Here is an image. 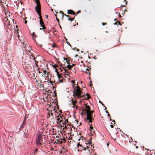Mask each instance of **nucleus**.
<instances>
[{
  "mask_svg": "<svg viewBox=\"0 0 155 155\" xmlns=\"http://www.w3.org/2000/svg\"><path fill=\"white\" fill-rule=\"evenodd\" d=\"M36 3L37 4L36 6L35 7V10L37 11V10H40L41 5L39 2V0H34Z\"/></svg>",
  "mask_w": 155,
  "mask_h": 155,
  "instance_id": "1",
  "label": "nucleus"
},
{
  "mask_svg": "<svg viewBox=\"0 0 155 155\" xmlns=\"http://www.w3.org/2000/svg\"><path fill=\"white\" fill-rule=\"evenodd\" d=\"M67 14H71L74 15L75 14V12L73 10L71 9L68 10Z\"/></svg>",
  "mask_w": 155,
  "mask_h": 155,
  "instance_id": "2",
  "label": "nucleus"
},
{
  "mask_svg": "<svg viewBox=\"0 0 155 155\" xmlns=\"http://www.w3.org/2000/svg\"><path fill=\"white\" fill-rule=\"evenodd\" d=\"M75 91L76 92V94H82V91L80 89L76 90L75 89H74Z\"/></svg>",
  "mask_w": 155,
  "mask_h": 155,
  "instance_id": "3",
  "label": "nucleus"
},
{
  "mask_svg": "<svg viewBox=\"0 0 155 155\" xmlns=\"http://www.w3.org/2000/svg\"><path fill=\"white\" fill-rule=\"evenodd\" d=\"M86 114L87 115L86 118L87 120L90 119L91 120H94V118L92 117L93 116H91V115H88V112L86 113Z\"/></svg>",
  "mask_w": 155,
  "mask_h": 155,
  "instance_id": "4",
  "label": "nucleus"
},
{
  "mask_svg": "<svg viewBox=\"0 0 155 155\" xmlns=\"http://www.w3.org/2000/svg\"><path fill=\"white\" fill-rule=\"evenodd\" d=\"M36 12H37V14L39 16V17H38V18L40 19V21H41V12L39 11L38 10H37V11Z\"/></svg>",
  "mask_w": 155,
  "mask_h": 155,
  "instance_id": "5",
  "label": "nucleus"
},
{
  "mask_svg": "<svg viewBox=\"0 0 155 155\" xmlns=\"http://www.w3.org/2000/svg\"><path fill=\"white\" fill-rule=\"evenodd\" d=\"M23 133L24 134L23 137L24 138H27L28 136V133H25V132L24 131Z\"/></svg>",
  "mask_w": 155,
  "mask_h": 155,
  "instance_id": "6",
  "label": "nucleus"
},
{
  "mask_svg": "<svg viewBox=\"0 0 155 155\" xmlns=\"http://www.w3.org/2000/svg\"><path fill=\"white\" fill-rule=\"evenodd\" d=\"M25 120H24L23 122L22 123V125L21 126L19 129H20L21 128H24V126L26 124V123L25 122Z\"/></svg>",
  "mask_w": 155,
  "mask_h": 155,
  "instance_id": "7",
  "label": "nucleus"
},
{
  "mask_svg": "<svg viewBox=\"0 0 155 155\" xmlns=\"http://www.w3.org/2000/svg\"><path fill=\"white\" fill-rule=\"evenodd\" d=\"M85 107L87 109V111H88V112H89V111H90V110H91V109H90V106L89 105H85Z\"/></svg>",
  "mask_w": 155,
  "mask_h": 155,
  "instance_id": "8",
  "label": "nucleus"
},
{
  "mask_svg": "<svg viewBox=\"0 0 155 155\" xmlns=\"http://www.w3.org/2000/svg\"><path fill=\"white\" fill-rule=\"evenodd\" d=\"M94 112V110L91 111V110H90V111H89V112L86 111V113H87V112H88V115H91V116H93L92 114H93V113Z\"/></svg>",
  "mask_w": 155,
  "mask_h": 155,
  "instance_id": "9",
  "label": "nucleus"
},
{
  "mask_svg": "<svg viewBox=\"0 0 155 155\" xmlns=\"http://www.w3.org/2000/svg\"><path fill=\"white\" fill-rule=\"evenodd\" d=\"M78 98H80L82 97H84V95H81V94H75Z\"/></svg>",
  "mask_w": 155,
  "mask_h": 155,
  "instance_id": "10",
  "label": "nucleus"
},
{
  "mask_svg": "<svg viewBox=\"0 0 155 155\" xmlns=\"http://www.w3.org/2000/svg\"><path fill=\"white\" fill-rule=\"evenodd\" d=\"M51 115L52 117H53V113H52L51 111L50 110L48 111V113L47 114L48 116H50V115Z\"/></svg>",
  "mask_w": 155,
  "mask_h": 155,
  "instance_id": "11",
  "label": "nucleus"
},
{
  "mask_svg": "<svg viewBox=\"0 0 155 155\" xmlns=\"http://www.w3.org/2000/svg\"><path fill=\"white\" fill-rule=\"evenodd\" d=\"M42 139V137L40 135H39L38 136V138L37 139V141H40Z\"/></svg>",
  "mask_w": 155,
  "mask_h": 155,
  "instance_id": "12",
  "label": "nucleus"
},
{
  "mask_svg": "<svg viewBox=\"0 0 155 155\" xmlns=\"http://www.w3.org/2000/svg\"><path fill=\"white\" fill-rule=\"evenodd\" d=\"M40 26L41 27H42L43 26H44V23L43 21H40Z\"/></svg>",
  "mask_w": 155,
  "mask_h": 155,
  "instance_id": "13",
  "label": "nucleus"
},
{
  "mask_svg": "<svg viewBox=\"0 0 155 155\" xmlns=\"http://www.w3.org/2000/svg\"><path fill=\"white\" fill-rule=\"evenodd\" d=\"M71 82L72 83V85L73 86V87H74V85L75 83V81L72 80L71 81Z\"/></svg>",
  "mask_w": 155,
  "mask_h": 155,
  "instance_id": "14",
  "label": "nucleus"
},
{
  "mask_svg": "<svg viewBox=\"0 0 155 155\" xmlns=\"http://www.w3.org/2000/svg\"><path fill=\"white\" fill-rule=\"evenodd\" d=\"M86 95L87 96V98H85V100H88L90 98L89 95L87 93L86 94Z\"/></svg>",
  "mask_w": 155,
  "mask_h": 155,
  "instance_id": "15",
  "label": "nucleus"
},
{
  "mask_svg": "<svg viewBox=\"0 0 155 155\" xmlns=\"http://www.w3.org/2000/svg\"><path fill=\"white\" fill-rule=\"evenodd\" d=\"M56 73H57V76H58V80H59L60 79V78H61V77H60L59 75V72H56Z\"/></svg>",
  "mask_w": 155,
  "mask_h": 155,
  "instance_id": "16",
  "label": "nucleus"
},
{
  "mask_svg": "<svg viewBox=\"0 0 155 155\" xmlns=\"http://www.w3.org/2000/svg\"><path fill=\"white\" fill-rule=\"evenodd\" d=\"M74 17L73 18H70V17H69V18H68V19L69 21H72L74 20Z\"/></svg>",
  "mask_w": 155,
  "mask_h": 155,
  "instance_id": "17",
  "label": "nucleus"
},
{
  "mask_svg": "<svg viewBox=\"0 0 155 155\" xmlns=\"http://www.w3.org/2000/svg\"><path fill=\"white\" fill-rule=\"evenodd\" d=\"M37 149H35L34 150V152L33 154H35L36 153L37 151Z\"/></svg>",
  "mask_w": 155,
  "mask_h": 155,
  "instance_id": "18",
  "label": "nucleus"
},
{
  "mask_svg": "<svg viewBox=\"0 0 155 155\" xmlns=\"http://www.w3.org/2000/svg\"><path fill=\"white\" fill-rule=\"evenodd\" d=\"M58 65L56 64H55L54 65H52V67L54 68L55 69L56 67H57Z\"/></svg>",
  "mask_w": 155,
  "mask_h": 155,
  "instance_id": "19",
  "label": "nucleus"
},
{
  "mask_svg": "<svg viewBox=\"0 0 155 155\" xmlns=\"http://www.w3.org/2000/svg\"><path fill=\"white\" fill-rule=\"evenodd\" d=\"M36 143H37V144H39L40 145H41L42 144L40 142V141H37Z\"/></svg>",
  "mask_w": 155,
  "mask_h": 155,
  "instance_id": "20",
  "label": "nucleus"
},
{
  "mask_svg": "<svg viewBox=\"0 0 155 155\" xmlns=\"http://www.w3.org/2000/svg\"><path fill=\"white\" fill-rule=\"evenodd\" d=\"M71 101H72V103H77V101L76 100H74L73 101L72 99H71Z\"/></svg>",
  "mask_w": 155,
  "mask_h": 155,
  "instance_id": "21",
  "label": "nucleus"
},
{
  "mask_svg": "<svg viewBox=\"0 0 155 155\" xmlns=\"http://www.w3.org/2000/svg\"><path fill=\"white\" fill-rule=\"evenodd\" d=\"M99 102L101 103L104 106V107L105 108L104 109V110H106V107H105V106L102 103V102H101L100 101H99Z\"/></svg>",
  "mask_w": 155,
  "mask_h": 155,
  "instance_id": "22",
  "label": "nucleus"
},
{
  "mask_svg": "<svg viewBox=\"0 0 155 155\" xmlns=\"http://www.w3.org/2000/svg\"><path fill=\"white\" fill-rule=\"evenodd\" d=\"M67 67L69 70L71 69V67H70V66L69 64L67 65Z\"/></svg>",
  "mask_w": 155,
  "mask_h": 155,
  "instance_id": "23",
  "label": "nucleus"
},
{
  "mask_svg": "<svg viewBox=\"0 0 155 155\" xmlns=\"http://www.w3.org/2000/svg\"><path fill=\"white\" fill-rule=\"evenodd\" d=\"M92 124H91L90 126V130H93V127L92 126H91Z\"/></svg>",
  "mask_w": 155,
  "mask_h": 155,
  "instance_id": "24",
  "label": "nucleus"
},
{
  "mask_svg": "<svg viewBox=\"0 0 155 155\" xmlns=\"http://www.w3.org/2000/svg\"><path fill=\"white\" fill-rule=\"evenodd\" d=\"M63 59H64V60H65L67 62V64L69 63L68 62V61L67 59H66V58H65V57H63Z\"/></svg>",
  "mask_w": 155,
  "mask_h": 155,
  "instance_id": "25",
  "label": "nucleus"
},
{
  "mask_svg": "<svg viewBox=\"0 0 155 155\" xmlns=\"http://www.w3.org/2000/svg\"><path fill=\"white\" fill-rule=\"evenodd\" d=\"M26 19H27V18H25L24 19L25 20V24H26L27 23V21L26 20Z\"/></svg>",
  "mask_w": 155,
  "mask_h": 155,
  "instance_id": "26",
  "label": "nucleus"
},
{
  "mask_svg": "<svg viewBox=\"0 0 155 155\" xmlns=\"http://www.w3.org/2000/svg\"><path fill=\"white\" fill-rule=\"evenodd\" d=\"M36 44H37V45H38L39 46H40V47H42V45L41 44L39 45L37 42L36 43Z\"/></svg>",
  "mask_w": 155,
  "mask_h": 155,
  "instance_id": "27",
  "label": "nucleus"
},
{
  "mask_svg": "<svg viewBox=\"0 0 155 155\" xmlns=\"http://www.w3.org/2000/svg\"><path fill=\"white\" fill-rule=\"evenodd\" d=\"M60 13H61L62 14V18L63 17V15L64 14V13H63V12L61 11H60Z\"/></svg>",
  "mask_w": 155,
  "mask_h": 155,
  "instance_id": "28",
  "label": "nucleus"
},
{
  "mask_svg": "<svg viewBox=\"0 0 155 155\" xmlns=\"http://www.w3.org/2000/svg\"><path fill=\"white\" fill-rule=\"evenodd\" d=\"M56 20L58 22V23L59 24V19L58 18H57V17H56Z\"/></svg>",
  "mask_w": 155,
  "mask_h": 155,
  "instance_id": "29",
  "label": "nucleus"
},
{
  "mask_svg": "<svg viewBox=\"0 0 155 155\" xmlns=\"http://www.w3.org/2000/svg\"><path fill=\"white\" fill-rule=\"evenodd\" d=\"M52 48H54L55 47H56V46L55 45H54V44L52 45Z\"/></svg>",
  "mask_w": 155,
  "mask_h": 155,
  "instance_id": "30",
  "label": "nucleus"
},
{
  "mask_svg": "<svg viewBox=\"0 0 155 155\" xmlns=\"http://www.w3.org/2000/svg\"><path fill=\"white\" fill-rule=\"evenodd\" d=\"M66 43H67V44L68 45H69L71 47V45L70 44V43L69 42H68L67 41H66Z\"/></svg>",
  "mask_w": 155,
  "mask_h": 155,
  "instance_id": "31",
  "label": "nucleus"
},
{
  "mask_svg": "<svg viewBox=\"0 0 155 155\" xmlns=\"http://www.w3.org/2000/svg\"><path fill=\"white\" fill-rule=\"evenodd\" d=\"M77 146L78 147L79 146L81 147V144H80L79 142H78L77 144Z\"/></svg>",
  "mask_w": 155,
  "mask_h": 155,
  "instance_id": "32",
  "label": "nucleus"
},
{
  "mask_svg": "<svg viewBox=\"0 0 155 155\" xmlns=\"http://www.w3.org/2000/svg\"><path fill=\"white\" fill-rule=\"evenodd\" d=\"M61 140H63V141H64L65 140V138L64 137L63 138L61 139Z\"/></svg>",
  "mask_w": 155,
  "mask_h": 155,
  "instance_id": "33",
  "label": "nucleus"
},
{
  "mask_svg": "<svg viewBox=\"0 0 155 155\" xmlns=\"http://www.w3.org/2000/svg\"><path fill=\"white\" fill-rule=\"evenodd\" d=\"M35 64H37V63H38V61H37L35 59Z\"/></svg>",
  "mask_w": 155,
  "mask_h": 155,
  "instance_id": "34",
  "label": "nucleus"
},
{
  "mask_svg": "<svg viewBox=\"0 0 155 155\" xmlns=\"http://www.w3.org/2000/svg\"><path fill=\"white\" fill-rule=\"evenodd\" d=\"M75 65L74 64H72V65H70V67H71V68H72L73 66H74Z\"/></svg>",
  "mask_w": 155,
  "mask_h": 155,
  "instance_id": "35",
  "label": "nucleus"
},
{
  "mask_svg": "<svg viewBox=\"0 0 155 155\" xmlns=\"http://www.w3.org/2000/svg\"><path fill=\"white\" fill-rule=\"evenodd\" d=\"M42 29L43 30H45L46 29V28L45 27V25L43 26L42 27Z\"/></svg>",
  "mask_w": 155,
  "mask_h": 155,
  "instance_id": "36",
  "label": "nucleus"
},
{
  "mask_svg": "<svg viewBox=\"0 0 155 155\" xmlns=\"http://www.w3.org/2000/svg\"><path fill=\"white\" fill-rule=\"evenodd\" d=\"M59 82L60 83H62V82H63V80H62V79H61V80H60L59 81Z\"/></svg>",
  "mask_w": 155,
  "mask_h": 155,
  "instance_id": "37",
  "label": "nucleus"
},
{
  "mask_svg": "<svg viewBox=\"0 0 155 155\" xmlns=\"http://www.w3.org/2000/svg\"><path fill=\"white\" fill-rule=\"evenodd\" d=\"M48 83H51V84L52 85H53V84L52 83V82H51V79H50V80L48 82Z\"/></svg>",
  "mask_w": 155,
  "mask_h": 155,
  "instance_id": "38",
  "label": "nucleus"
},
{
  "mask_svg": "<svg viewBox=\"0 0 155 155\" xmlns=\"http://www.w3.org/2000/svg\"><path fill=\"white\" fill-rule=\"evenodd\" d=\"M89 120V122L90 123H92V120H91L90 119L88 120Z\"/></svg>",
  "mask_w": 155,
  "mask_h": 155,
  "instance_id": "39",
  "label": "nucleus"
},
{
  "mask_svg": "<svg viewBox=\"0 0 155 155\" xmlns=\"http://www.w3.org/2000/svg\"><path fill=\"white\" fill-rule=\"evenodd\" d=\"M76 87L77 88V89H80L78 85Z\"/></svg>",
  "mask_w": 155,
  "mask_h": 155,
  "instance_id": "40",
  "label": "nucleus"
},
{
  "mask_svg": "<svg viewBox=\"0 0 155 155\" xmlns=\"http://www.w3.org/2000/svg\"><path fill=\"white\" fill-rule=\"evenodd\" d=\"M113 123H114V125H115V121L114 120H113L112 121Z\"/></svg>",
  "mask_w": 155,
  "mask_h": 155,
  "instance_id": "41",
  "label": "nucleus"
},
{
  "mask_svg": "<svg viewBox=\"0 0 155 155\" xmlns=\"http://www.w3.org/2000/svg\"><path fill=\"white\" fill-rule=\"evenodd\" d=\"M46 72H47V71L46 70H44L43 71V72L45 74H46Z\"/></svg>",
  "mask_w": 155,
  "mask_h": 155,
  "instance_id": "42",
  "label": "nucleus"
},
{
  "mask_svg": "<svg viewBox=\"0 0 155 155\" xmlns=\"http://www.w3.org/2000/svg\"><path fill=\"white\" fill-rule=\"evenodd\" d=\"M81 12V11L80 10L78 11L77 12V14H78L79 13H80Z\"/></svg>",
  "mask_w": 155,
  "mask_h": 155,
  "instance_id": "43",
  "label": "nucleus"
},
{
  "mask_svg": "<svg viewBox=\"0 0 155 155\" xmlns=\"http://www.w3.org/2000/svg\"><path fill=\"white\" fill-rule=\"evenodd\" d=\"M65 122H67V123H68V119H67L65 120Z\"/></svg>",
  "mask_w": 155,
  "mask_h": 155,
  "instance_id": "44",
  "label": "nucleus"
},
{
  "mask_svg": "<svg viewBox=\"0 0 155 155\" xmlns=\"http://www.w3.org/2000/svg\"><path fill=\"white\" fill-rule=\"evenodd\" d=\"M64 15L67 17H68L69 18V16L68 15H66V14H64Z\"/></svg>",
  "mask_w": 155,
  "mask_h": 155,
  "instance_id": "45",
  "label": "nucleus"
},
{
  "mask_svg": "<svg viewBox=\"0 0 155 155\" xmlns=\"http://www.w3.org/2000/svg\"><path fill=\"white\" fill-rule=\"evenodd\" d=\"M62 68H63V69L65 71V72H66V69L64 67H62Z\"/></svg>",
  "mask_w": 155,
  "mask_h": 155,
  "instance_id": "46",
  "label": "nucleus"
},
{
  "mask_svg": "<svg viewBox=\"0 0 155 155\" xmlns=\"http://www.w3.org/2000/svg\"><path fill=\"white\" fill-rule=\"evenodd\" d=\"M37 70L38 71V73H41V71L39 70V68H38V69H37Z\"/></svg>",
  "mask_w": 155,
  "mask_h": 155,
  "instance_id": "47",
  "label": "nucleus"
},
{
  "mask_svg": "<svg viewBox=\"0 0 155 155\" xmlns=\"http://www.w3.org/2000/svg\"><path fill=\"white\" fill-rule=\"evenodd\" d=\"M110 127L111 128H113L114 127V126L113 125H110Z\"/></svg>",
  "mask_w": 155,
  "mask_h": 155,
  "instance_id": "48",
  "label": "nucleus"
},
{
  "mask_svg": "<svg viewBox=\"0 0 155 155\" xmlns=\"http://www.w3.org/2000/svg\"><path fill=\"white\" fill-rule=\"evenodd\" d=\"M106 23H102V25H106Z\"/></svg>",
  "mask_w": 155,
  "mask_h": 155,
  "instance_id": "49",
  "label": "nucleus"
},
{
  "mask_svg": "<svg viewBox=\"0 0 155 155\" xmlns=\"http://www.w3.org/2000/svg\"><path fill=\"white\" fill-rule=\"evenodd\" d=\"M55 72L56 73L57 72H58V70H57V69L56 68H55Z\"/></svg>",
  "mask_w": 155,
  "mask_h": 155,
  "instance_id": "50",
  "label": "nucleus"
},
{
  "mask_svg": "<svg viewBox=\"0 0 155 155\" xmlns=\"http://www.w3.org/2000/svg\"><path fill=\"white\" fill-rule=\"evenodd\" d=\"M62 124H66V122L65 121V122H63L62 123Z\"/></svg>",
  "mask_w": 155,
  "mask_h": 155,
  "instance_id": "51",
  "label": "nucleus"
},
{
  "mask_svg": "<svg viewBox=\"0 0 155 155\" xmlns=\"http://www.w3.org/2000/svg\"><path fill=\"white\" fill-rule=\"evenodd\" d=\"M59 120V118H57V121H56V122L58 123V121Z\"/></svg>",
  "mask_w": 155,
  "mask_h": 155,
  "instance_id": "52",
  "label": "nucleus"
},
{
  "mask_svg": "<svg viewBox=\"0 0 155 155\" xmlns=\"http://www.w3.org/2000/svg\"><path fill=\"white\" fill-rule=\"evenodd\" d=\"M107 116L108 117H110V115L108 113V114H107Z\"/></svg>",
  "mask_w": 155,
  "mask_h": 155,
  "instance_id": "53",
  "label": "nucleus"
},
{
  "mask_svg": "<svg viewBox=\"0 0 155 155\" xmlns=\"http://www.w3.org/2000/svg\"><path fill=\"white\" fill-rule=\"evenodd\" d=\"M118 24L120 25H121V24L119 22H118Z\"/></svg>",
  "mask_w": 155,
  "mask_h": 155,
  "instance_id": "54",
  "label": "nucleus"
},
{
  "mask_svg": "<svg viewBox=\"0 0 155 155\" xmlns=\"http://www.w3.org/2000/svg\"><path fill=\"white\" fill-rule=\"evenodd\" d=\"M83 150H86V148L85 147L84 148Z\"/></svg>",
  "mask_w": 155,
  "mask_h": 155,
  "instance_id": "55",
  "label": "nucleus"
},
{
  "mask_svg": "<svg viewBox=\"0 0 155 155\" xmlns=\"http://www.w3.org/2000/svg\"><path fill=\"white\" fill-rule=\"evenodd\" d=\"M59 69H60V71L62 72L63 71V70L61 68H59Z\"/></svg>",
  "mask_w": 155,
  "mask_h": 155,
  "instance_id": "56",
  "label": "nucleus"
},
{
  "mask_svg": "<svg viewBox=\"0 0 155 155\" xmlns=\"http://www.w3.org/2000/svg\"><path fill=\"white\" fill-rule=\"evenodd\" d=\"M25 133H28V130H25Z\"/></svg>",
  "mask_w": 155,
  "mask_h": 155,
  "instance_id": "57",
  "label": "nucleus"
},
{
  "mask_svg": "<svg viewBox=\"0 0 155 155\" xmlns=\"http://www.w3.org/2000/svg\"><path fill=\"white\" fill-rule=\"evenodd\" d=\"M124 6H125V5H120V7H124Z\"/></svg>",
  "mask_w": 155,
  "mask_h": 155,
  "instance_id": "58",
  "label": "nucleus"
},
{
  "mask_svg": "<svg viewBox=\"0 0 155 155\" xmlns=\"http://www.w3.org/2000/svg\"><path fill=\"white\" fill-rule=\"evenodd\" d=\"M74 85H76L77 86L78 85V83L77 82V84H75Z\"/></svg>",
  "mask_w": 155,
  "mask_h": 155,
  "instance_id": "59",
  "label": "nucleus"
},
{
  "mask_svg": "<svg viewBox=\"0 0 155 155\" xmlns=\"http://www.w3.org/2000/svg\"><path fill=\"white\" fill-rule=\"evenodd\" d=\"M86 71H89V69L88 68H86Z\"/></svg>",
  "mask_w": 155,
  "mask_h": 155,
  "instance_id": "60",
  "label": "nucleus"
},
{
  "mask_svg": "<svg viewBox=\"0 0 155 155\" xmlns=\"http://www.w3.org/2000/svg\"><path fill=\"white\" fill-rule=\"evenodd\" d=\"M76 50L77 51H79V50L78 48H76Z\"/></svg>",
  "mask_w": 155,
  "mask_h": 155,
  "instance_id": "61",
  "label": "nucleus"
},
{
  "mask_svg": "<svg viewBox=\"0 0 155 155\" xmlns=\"http://www.w3.org/2000/svg\"><path fill=\"white\" fill-rule=\"evenodd\" d=\"M78 54H76L75 56V57H78Z\"/></svg>",
  "mask_w": 155,
  "mask_h": 155,
  "instance_id": "62",
  "label": "nucleus"
},
{
  "mask_svg": "<svg viewBox=\"0 0 155 155\" xmlns=\"http://www.w3.org/2000/svg\"><path fill=\"white\" fill-rule=\"evenodd\" d=\"M105 112L107 113V114L108 113V111L107 110H106Z\"/></svg>",
  "mask_w": 155,
  "mask_h": 155,
  "instance_id": "63",
  "label": "nucleus"
},
{
  "mask_svg": "<svg viewBox=\"0 0 155 155\" xmlns=\"http://www.w3.org/2000/svg\"><path fill=\"white\" fill-rule=\"evenodd\" d=\"M59 27H60V28L61 29L62 28V27H61V26L60 25H59Z\"/></svg>",
  "mask_w": 155,
  "mask_h": 155,
  "instance_id": "64",
  "label": "nucleus"
}]
</instances>
